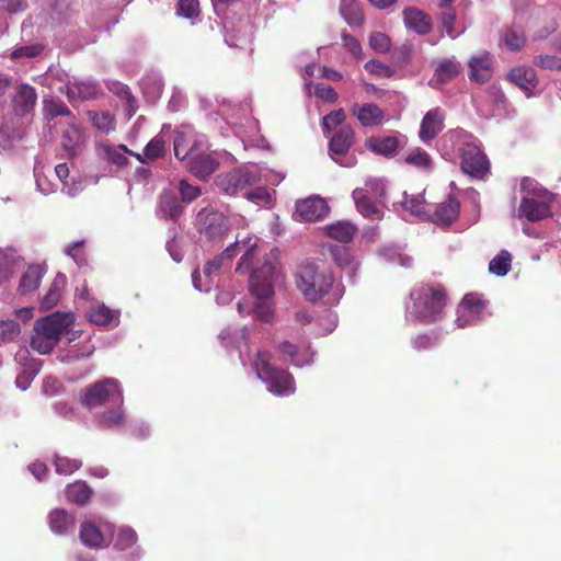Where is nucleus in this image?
Returning <instances> with one entry per match:
<instances>
[{"mask_svg": "<svg viewBox=\"0 0 561 561\" xmlns=\"http://www.w3.org/2000/svg\"><path fill=\"white\" fill-rule=\"evenodd\" d=\"M444 112L439 107L430 110L423 117L419 137L422 141L433 140L444 128Z\"/></svg>", "mask_w": 561, "mask_h": 561, "instance_id": "dca6fc26", "label": "nucleus"}, {"mask_svg": "<svg viewBox=\"0 0 561 561\" xmlns=\"http://www.w3.org/2000/svg\"><path fill=\"white\" fill-rule=\"evenodd\" d=\"M67 499L77 505H85L92 496L91 488L82 481L69 484L66 489Z\"/></svg>", "mask_w": 561, "mask_h": 561, "instance_id": "473e14b6", "label": "nucleus"}, {"mask_svg": "<svg viewBox=\"0 0 561 561\" xmlns=\"http://www.w3.org/2000/svg\"><path fill=\"white\" fill-rule=\"evenodd\" d=\"M244 196L256 205L265 206L271 202V194L268 190L263 186H256L253 190L245 191Z\"/></svg>", "mask_w": 561, "mask_h": 561, "instance_id": "3c124183", "label": "nucleus"}, {"mask_svg": "<svg viewBox=\"0 0 561 561\" xmlns=\"http://www.w3.org/2000/svg\"><path fill=\"white\" fill-rule=\"evenodd\" d=\"M261 178L255 168L248 165L238 167L231 171L222 172L215 179L217 187L227 195H237L248 191V187L256 185Z\"/></svg>", "mask_w": 561, "mask_h": 561, "instance_id": "0eeeda50", "label": "nucleus"}, {"mask_svg": "<svg viewBox=\"0 0 561 561\" xmlns=\"http://www.w3.org/2000/svg\"><path fill=\"white\" fill-rule=\"evenodd\" d=\"M82 462L79 459L57 456L55 459L56 471L60 474H71L79 470Z\"/></svg>", "mask_w": 561, "mask_h": 561, "instance_id": "de8ad7c7", "label": "nucleus"}, {"mask_svg": "<svg viewBox=\"0 0 561 561\" xmlns=\"http://www.w3.org/2000/svg\"><path fill=\"white\" fill-rule=\"evenodd\" d=\"M21 332L20 324L14 320L0 321V345L10 343L19 336Z\"/></svg>", "mask_w": 561, "mask_h": 561, "instance_id": "a18cd8bd", "label": "nucleus"}, {"mask_svg": "<svg viewBox=\"0 0 561 561\" xmlns=\"http://www.w3.org/2000/svg\"><path fill=\"white\" fill-rule=\"evenodd\" d=\"M414 300V316L422 324H432L442 318L447 302V293L444 286L423 285L412 294Z\"/></svg>", "mask_w": 561, "mask_h": 561, "instance_id": "20e7f679", "label": "nucleus"}, {"mask_svg": "<svg viewBox=\"0 0 561 561\" xmlns=\"http://www.w3.org/2000/svg\"><path fill=\"white\" fill-rule=\"evenodd\" d=\"M24 137V130L15 128L12 124L5 123L0 127V147L9 148L14 141Z\"/></svg>", "mask_w": 561, "mask_h": 561, "instance_id": "79ce46f5", "label": "nucleus"}, {"mask_svg": "<svg viewBox=\"0 0 561 561\" xmlns=\"http://www.w3.org/2000/svg\"><path fill=\"white\" fill-rule=\"evenodd\" d=\"M137 540V535L131 528H122L117 534L116 546L121 549L131 547Z\"/></svg>", "mask_w": 561, "mask_h": 561, "instance_id": "680f3d73", "label": "nucleus"}, {"mask_svg": "<svg viewBox=\"0 0 561 561\" xmlns=\"http://www.w3.org/2000/svg\"><path fill=\"white\" fill-rule=\"evenodd\" d=\"M65 285L66 276L62 274H58L41 300L42 310H49L58 305Z\"/></svg>", "mask_w": 561, "mask_h": 561, "instance_id": "a878e982", "label": "nucleus"}, {"mask_svg": "<svg viewBox=\"0 0 561 561\" xmlns=\"http://www.w3.org/2000/svg\"><path fill=\"white\" fill-rule=\"evenodd\" d=\"M99 151L103 159L118 168H124L129 163L127 158L129 149L125 145L114 146L110 144H101L99 146Z\"/></svg>", "mask_w": 561, "mask_h": 561, "instance_id": "b1692460", "label": "nucleus"}, {"mask_svg": "<svg viewBox=\"0 0 561 561\" xmlns=\"http://www.w3.org/2000/svg\"><path fill=\"white\" fill-rule=\"evenodd\" d=\"M76 90L81 99H92L95 96V94L98 92L95 84L80 83V84L75 85L73 88L68 89L67 95L69 99L75 94Z\"/></svg>", "mask_w": 561, "mask_h": 561, "instance_id": "052dcab7", "label": "nucleus"}, {"mask_svg": "<svg viewBox=\"0 0 561 561\" xmlns=\"http://www.w3.org/2000/svg\"><path fill=\"white\" fill-rule=\"evenodd\" d=\"M44 47L41 44L22 46L14 49L11 54V58H32L38 56L43 51Z\"/></svg>", "mask_w": 561, "mask_h": 561, "instance_id": "4d7b16f0", "label": "nucleus"}, {"mask_svg": "<svg viewBox=\"0 0 561 561\" xmlns=\"http://www.w3.org/2000/svg\"><path fill=\"white\" fill-rule=\"evenodd\" d=\"M184 140L185 135L178 133L173 140L174 156L179 160H186V167L195 176L199 179L208 178L217 170L219 165L217 160L206 152L185 151L184 156H181V146Z\"/></svg>", "mask_w": 561, "mask_h": 561, "instance_id": "6e6552de", "label": "nucleus"}, {"mask_svg": "<svg viewBox=\"0 0 561 561\" xmlns=\"http://www.w3.org/2000/svg\"><path fill=\"white\" fill-rule=\"evenodd\" d=\"M70 325L71 317L68 313L55 312L38 319L34 325L31 347L39 354L50 353Z\"/></svg>", "mask_w": 561, "mask_h": 561, "instance_id": "f03ea898", "label": "nucleus"}, {"mask_svg": "<svg viewBox=\"0 0 561 561\" xmlns=\"http://www.w3.org/2000/svg\"><path fill=\"white\" fill-rule=\"evenodd\" d=\"M329 208L321 197H308L296 203L295 215L302 221H317L323 218Z\"/></svg>", "mask_w": 561, "mask_h": 561, "instance_id": "2eb2a0df", "label": "nucleus"}, {"mask_svg": "<svg viewBox=\"0 0 561 561\" xmlns=\"http://www.w3.org/2000/svg\"><path fill=\"white\" fill-rule=\"evenodd\" d=\"M404 162L409 165L421 169H428L432 165V159L430 154L421 148H415L410 151L404 157Z\"/></svg>", "mask_w": 561, "mask_h": 561, "instance_id": "c03bdc74", "label": "nucleus"}, {"mask_svg": "<svg viewBox=\"0 0 561 561\" xmlns=\"http://www.w3.org/2000/svg\"><path fill=\"white\" fill-rule=\"evenodd\" d=\"M314 95L329 103H334L339 99L337 92L332 87L323 83L316 84Z\"/></svg>", "mask_w": 561, "mask_h": 561, "instance_id": "e2e57ef3", "label": "nucleus"}, {"mask_svg": "<svg viewBox=\"0 0 561 561\" xmlns=\"http://www.w3.org/2000/svg\"><path fill=\"white\" fill-rule=\"evenodd\" d=\"M439 20L447 35L451 38H455L457 36V34L454 31V25L456 22L455 10L453 8H448L447 10L440 13Z\"/></svg>", "mask_w": 561, "mask_h": 561, "instance_id": "6e6d98bb", "label": "nucleus"}, {"mask_svg": "<svg viewBox=\"0 0 561 561\" xmlns=\"http://www.w3.org/2000/svg\"><path fill=\"white\" fill-rule=\"evenodd\" d=\"M270 299H259L254 306V314L257 319L264 322H270L273 318V309Z\"/></svg>", "mask_w": 561, "mask_h": 561, "instance_id": "bf43d9fd", "label": "nucleus"}, {"mask_svg": "<svg viewBox=\"0 0 561 561\" xmlns=\"http://www.w3.org/2000/svg\"><path fill=\"white\" fill-rule=\"evenodd\" d=\"M179 188L182 201L187 203L195 201L202 194V191L198 186H194L185 180L180 181Z\"/></svg>", "mask_w": 561, "mask_h": 561, "instance_id": "13d9d810", "label": "nucleus"}, {"mask_svg": "<svg viewBox=\"0 0 561 561\" xmlns=\"http://www.w3.org/2000/svg\"><path fill=\"white\" fill-rule=\"evenodd\" d=\"M87 115L96 129L104 133L115 130V118L110 112L88 111Z\"/></svg>", "mask_w": 561, "mask_h": 561, "instance_id": "4c0bfd02", "label": "nucleus"}, {"mask_svg": "<svg viewBox=\"0 0 561 561\" xmlns=\"http://www.w3.org/2000/svg\"><path fill=\"white\" fill-rule=\"evenodd\" d=\"M369 193H373L376 196L383 195L385 188L382 183L377 180L366 182L365 187L353 191V198L357 210L363 216L373 220H378L382 217V211L377 207L375 201L369 196Z\"/></svg>", "mask_w": 561, "mask_h": 561, "instance_id": "9b49d317", "label": "nucleus"}, {"mask_svg": "<svg viewBox=\"0 0 561 561\" xmlns=\"http://www.w3.org/2000/svg\"><path fill=\"white\" fill-rule=\"evenodd\" d=\"M0 7L9 13H18L26 9L24 0H0Z\"/></svg>", "mask_w": 561, "mask_h": 561, "instance_id": "774afa93", "label": "nucleus"}, {"mask_svg": "<svg viewBox=\"0 0 561 561\" xmlns=\"http://www.w3.org/2000/svg\"><path fill=\"white\" fill-rule=\"evenodd\" d=\"M512 267V254L507 250H501L489 263V272L492 275L503 277Z\"/></svg>", "mask_w": 561, "mask_h": 561, "instance_id": "72a5a7b5", "label": "nucleus"}, {"mask_svg": "<svg viewBox=\"0 0 561 561\" xmlns=\"http://www.w3.org/2000/svg\"><path fill=\"white\" fill-rule=\"evenodd\" d=\"M368 147L378 154L389 157L397 151L398 140L396 137L373 138L368 141Z\"/></svg>", "mask_w": 561, "mask_h": 561, "instance_id": "a19ab883", "label": "nucleus"}, {"mask_svg": "<svg viewBox=\"0 0 561 561\" xmlns=\"http://www.w3.org/2000/svg\"><path fill=\"white\" fill-rule=\"evenodd\" d=\"M228 230L227 219L219 211H209L204 217L202 232L209 239L221 238Z\"/></svg>", "mask_w": 561, "mask_h": 561, "instance_id": "5701e85b", "label": "nucleus"}, {"mask_svg": "<svg viewBox=\"0 0 561 561\" xmlns=\"http://www.w3.org/2000/svg\"><path fill=\"white\" fill-rule=\"evenodd\" d=\"M554 194L540 187L528 178V221H539L552 216Z\"/></svg>", "mask_w": 561, "mask_h": 561, "instance_id": "1a4fd4ad", "label": "nucleus"}, {"mask_svg": "<svg viewBox=\"0 0 561 561\" xmlns=\"http://www.w3.org/2000/svg\"><path fill=\"white\" fill-rule=\"evenodd\" d=\"M274 275L275 266L271 262L255 268L249 280L251 294L257 299H271L274 295Z\"/></svg>", "mask_w": 561, "mask_h": 561, "instance_id": "f8f14e48", "label": "nucleus"}, {"mask_svg": "<svg viewBox=\"0 0 561 561\" xmlns=\"http://www.w3.org/2000/svg\"><path fill=\"white\" fill-rule=\"evenodd\" d=\"M328 153L335 161L346 157L355 141V131L352 126L343 125L335 133L329 135Z\"/></svg>", "mask_w": 561, "mask_h": 561, "instance_id": "4468645a", "label": "nucleus"}, {"mask_svg": "<svg viewBox=\"0 0 561 561\" xmlns=\"http://www.w3.org/2000/svg\"><path fill=\"white\" fill-rule=\"evenodd\" d=\"M44 114L48 118H55L57 116H68L71 111L66 103L59 99L44 100Z\"/></svg>", "mask_w": 561, "mask_h": 561, "instance_id": "37998d69", "label": "nucleus"}, {"mask_svg": "<svg viewBox=\"0 0 561 561\" xmlns=\"http://www.w3.org/2000/svg\"><path fill=\"white\" fill-rule=\"evenodd\" d=\"M485 307V301L477 294L465 295L457 309V327L466 328L476 324Z\"/></svg>", "mask_w": 561, "mask_h": 561, "instance_id": "ddd939ff", "label": "nucleus"}, {"mask_svg": "<svg viewBox=\"0 0 561 561\" xmlns=\"http://www.w3.org/2000/svg\"><path fill=\"white\" fill-rule=\"evenodd\" d=\"M271 354L266 351H257L252 368L259 379L267 385L268 391L276 396H290L295 392V379L288 371L273 366Z\"/></svg>", "mask_w": 561, "mask_h": 561, "instance_id": "7ed1b4c3", "label": "nucleus"}, {"mask_svg": "<svg viewBox=\"0 0 561 561\" xmlns=\"http://www.w3.org/2000/svg\"><path fill=\"white\" fill-rule=\"evenodd\" d=\"M345 121H346V114L343 108H337V110L330 112L329 114L323 116L321 119V129L323 131V135L325 137H329V135H331L333 133V130L335 129L336 126L341 125V127H342L343 125H345L344 124Z\"/></svg>", "mask_w": 561, "mask_h": 561, "instance_id": "ea45409f", "label": "nucleus"}, {"mask_svg": "<svg viewBox=\"0 0 561 561\" xmlns=\"http://www.w3.org/2000/svg\"><path fill=\"white\" fill-rule=\"evenodd\" d=\"M461 170L476 179H483L490 171V162L480 147L473 142H463L460 148Z\"/></svg>", "mask_w": 561, "mask_h": 561, "instance_id": "9d476101", "label": "nucleus"}, {"mask_svg": "<svg viewBox=\"0 0 561 561\" xmlns=\"http://www.w3.org/2000/svg\"><path fill=\"white\" fill-rule=\"evenodd\" d=\"M115 409H108L100 416V422L107 427L121 425L124 420V414L121 405H115Z\"/></svg>", "mask_w": 561, "mask_h": 561, "instance_id": "603ef678", "label": "nucleus"}, {"mask_svg": "<svg viewBox=\"0 0 561 561\" xmlns=\"http://www.w3.org/2000/svg\"><path fill=\"white\" fill-rule=\"evenodd\" d=\"M84 243H85L84 240H79V241L72 242L71 244L67 245L64 249V253L70 257H72L73 261L78 265H85L87 257H85V254L83 251Z\"/></svg>", "mask_w": 561, "mask_h": 561, "instance_id": "8fccbe9b", "label": "nucleus"}, {"mask_svg": "<svg viewBox=\"0 0 561 561\" xmlns=\"http://www.w3.org/2000/svg\"><path fill=\"white\" fill-rule=\"evenodd\" d=\"M176 12L185 19H196L199 15L198 0H179Z\"/></svg>", "mask_w": 561, "mask_h": 561, "instance_id": "49530a36", "label": "nucleus"}, {"mask_svg": "<svg viewBox=\"0 0 561 561\" xmlns=\"http://www.w3.org/2000/svg\"><path fill=\"white\" fill-rule=\"evenodd\" d=\"M119 311L113 310L104 304H98L91 307L89 320L98 325H108L112 322H118Z\"/></svg>", "mask_w": 561, "mask_h": 561, "instance_id": "cd10ccee", "label": "nucleus"}, {"mask_svg": "<svg viewBox=\"0 0 561 561\" xmlns=\"http://www.w3.org/2000/svg\"><path fill=\"white\" fill-rule=\"evenodd\" d=\"M469 79L477 83H485L493 73L492 59L489 53L474 56L469 60Z\"/></svg>", "mask_w": 561, "mask_h": 561, "instance_id": "412c9836", "label": "nucleus"}, {"mask_svg": "<svg viewBox=\"0 0 561 561\" xmlns=\"http://www.w3.org/2000/svg\"><path fill=\"white\" fill-rule=\"evenodd\" d=\"M535 64L545 69L561 70V58L550 55H540L535 59Z\"/></svg>", "mask_w": 561, "mask_h": 561, "instance_id": "69168bd1", "label": "nucleus"}, {"mask_svg": "<svg viewBox=\"0 0 561 561\" xmlns=\"http://www.w3.org/2000/svg\"><path fill=\"white\" fill-rule=\"evenodd\" d=\"M343 46L348 49V51L356 58H362V45L351 34L343 32L342 33Z\"/></svg>", "mask_w": 561, "mask_h": 561, "instance_id": "0e129e2a", "label": "nucleus"}, {"mask_svg": "<svg viewBox=\"0 0 561 561\" xmlns=\"http://www.w3.org/2000/svg\"><path fill=\"white\" fill-rule=\"evenodd\" d=\"M502 43L512 51L520 50L526 43L523 28L520 26L507 28L502 36Z\"/></svg>", "mask_w": 561, "mask_h": 561, "instance_id": "e433bc0d", "label": "nucleus"}, {"mask_svg": "<svg viewBox=\"0 0 561 561\" xmlns=\"http://www.w3.org/2000/svg\"><path fill=\"white\" fill-rule=\"evenodd\" d=\"M36 101L37 94L34 87L27 83L19 84L12 101L14 113L19 116L30 114L34 110Z\"/></svg>", "mask_w": 561, "mask_h": 561, "instance_id": "a211bd4d", "label": "nucleus"}, {"mask_svg": "<svg viewBox=\"0 0 561 561\" xmlns=\"http://www.w3.org/2000/svg\"><path fill=\"white\" fill-rule=\"evenodd\" d=\"M49 527L51 531L58 535L67 534L75 527V517L67 511L56 508L48 515Z\"/></svg>", "mask_w": 561, "mask_h": 561, "instance_id": "393cba45", "label": "nucleus"}, {"mask_svg": "<svg viewBox=\"0 0 561 561\" xmlns=\"http://www.w3.org/2000/svg\"><path fill=\"white\" fill-rule=\"evenodd\" d=\"M44 275V271L39 265H30L25 273L22 275L19 286L21 294H26L37 289L41 279Z\"/></svg>", "mask_w": 561, "mask_h": 561, "instance_id": "7c9ffc66", "label": "nucleus"}, {"mask_svg": "<svg viewBox=\"0 0 561 561\" xmlns=\"http://www.w3.org/2000/svg\"><path fill=\"white\" fill-rule=\"evenodd\" d=\"M84 138L81 128L77 125H70L62 134L61 146L69 159L77 157L82 149Z\"/></svg>", "mask_w": 561, "mask_h": 561, "instance_id": "4be33fe9", "label": "nucleus"}, {"mask_svg": "<svg viewBox=\"0 0 561 561\" xmlns=\"http://www.w3.org/2000/svg\"><path fill=\"white\" fill-rule=\"evenodd\" d=\"M257 248V238L254 236H242L238 233L236 242L229 245L220 256L215 257L211 261H208L204 266V274L206 277H211L214 274L218 273L221 268L222 260L228 259L231 260L240 251H243L240 262L237 266V272L248 271L252 264V257L255 249Z\"/></svg>", "mask_w": 561, "mask_h": 561, "instance_id": "39448f33", "label": "nucleus"}, {"mask_svg": "<svg viewBox=\"0 0 561 561\" xmlns=\"http://www.w3.org/2000/svg\"><path fill=\"white\" fill-rule=\"evenodd\" d=\"M438 337V334L435 332L432 334L422 333L412 340V345L417 351L428 350L435 345Z\"/></svg>", "mask_w": 561, "mask_h": 561, "instance_id": "5fc2aeb1", "label": "nucleus"}, {"mask_svg": "<svg viewBox=\"0 0 561 561\" xmlns=\"http://www.w3.org/2000/svg\"><path fill=\"white\" fill-rule=\"evenodd\" d=\"M328 237L342 243H348L357 232V228L350 221H337L325 228Z\"/></svg>", "mask_w": 561, "mask_h": 561, "instance_id": "bb28decb", "label": "nucleus"}, {"mask_svg": "<svg viewBox=\"0 0 561 561\" xmlns=\"http://www.w3.org/2000/svg\"><path fill=\"white\" fill-rule=\"evenodd\" d=\"M124 401L121 383L114 378H103L85 387L80 394V403L94 409L105 404L122 405Z\"/></svg>", "mask_w": 561, "mask_h": 561, "instance_id": "423d86ee", "label": "nucleus"}, {"mask_svg": "<svg viewBox=\"0 0 561 561\" xmlns=\"http://www.w3.org/2000/svg\"><path fill=\"white\" fill-rule=\"evenodd\" d=\"M340 12L351 26H360L364 22L363 11L356 0H341Z\"/></svg>", "mask_w": 561, "mask_h": 561, "instance_id": "c756f323", "label": "nucleus"}, {"mask_svg": "<svg viewBox=\"0 0 561 561\" xmlns=\"http://www.w3.org/2000/svg\"><path fill=\"white\" fill-rule=\"evenodd\" d=\"M460 203L449 195L444 202L436 205L432 214L433 221L437 225H451L459 216Z\"/></svg>", "mask_w": 561, "mask_h": 561, "instance_id": "aec40b11", "label": "nucleus"}, {"mask_svg": "<svg viewBox=\"0 0 561 561\" xmlns=\"http://www.w3.org/2000/svg\"><path fill=\"white\" fill-rule=\"evenodd\" d=\"M369 46L376 53L385 54L391 48V41L385 33L375 32L369 37Z\"/></svg>", "mask_w": 561, "mask_h": 561, "instance_id": "09e8293b", "label": "nucleus"}, {"mask_svg": "<svg viewBox=\"0 0 561 561\" xmlns=\"http://www.w3.org/2000/svg\"><path fill=\"white\" fill-rule=\"evenodd\" d=\"M144 149L145 157L149 159V162L163 158L167 152L165 135L162 131L159 133L146 145Z\"/></svg>", "mask_w": 561, "mask_h": 561, "instance_id": "f704fd0d", "label": "nucleus"}, {"mask_svg": "<svg viewBox=\"0 0 561 561\" xmlns=\"http://www.w3.org/2000/svg\"><path fill=\"white\" fill-rule=\"evenodd\" d=\"M299 276L298 288L308 301L317 302L324 297L329 302L337 300V294H332L335 278L329 267L308 263L301 267Z\"/></svg>", "mask_w": 561, "mask_h": 561, "instance_id": "f257e3e1", "label": "nucleus"}, {"mask_svg": "<svg viewBox=\"0 0 561 561\" xmlns=\"http://www.w3.org/2000/svg\"><path fill=\"white\" fill-rule=\"evenodd\" d=\"M460 72V65L454 59L444 58L438 61L435 69L436 80L445 84L454 80Z\"/></svg>", "mask_w": 561, "mask_h": 561, "instance_id": "2f4dec72", "label": "nucleus"}, {"mask_svg": "<svg viewBox=\"0 0 561 561\" xmlns=\"http://www.w3.org/2000/svg\"><path fill=\"white\" fill-rule=\"evenodd\" d=\"M508 79L519 87L522 90H526V69L523 67L514 68L508 73Z\"/></svg>", "mask_w": 561, "mask_h": 561, "instance_id": "338daca9", "label": "nucleus"}, {"mask_svg": "<svg viewBox=\"0 0 561 561\" xmlns=\"http://www.w3.org/2000/svg\"><path fill=\"white\" fill-rule=\"evenodd\" d=\"M345 121H346V114L343 108H337V110L330 112L329 114L323 116L321 119V129L323 131V135L325 137H329V135H331L333 133V130L335 129L336 126L341 125V127H342L343 125H345L344 124Z\"/></svg>", "mask_w": 561, "mask_h": 561, "instance_id": "58836bf2", "label": "nucleus"}, {"mask_svg": "<svg viewBox=\"0 0 561 561\" xmlns=\"http://www.w3.org/2000/svg\"><path fill=\"white\" fill-rule=\"evenodd\" d=\"M14 267V259L0 252V285L8 282L12 275Z\"/></svg>", "mask_w": 561, "mask_h": 561, "instance_id": "864d4df0", "label": "nucleus"}, {"mask_svg": "<svg viewBox=\"0 0 561 561\" xmlns=\"http://www.w3.org/2000/svg\"><path fill=\"white\" fill-rule=\"evenodd\" d=\"M80 539L85 546L96 548L103 543V534L94 524L85 522L80 527Z\"/></svg>", "mask_w": 561, "mask_h": 561, "instance_id": "c9c22d12", "label": "nucleus"}, {"mask_svg": "<svg viewBox=\"0 0 561 561\" xmlns=\"http://www.w3.org/2000/svg\"><path fill=\"white\" fill-rule=\"evenodd\" d=\"M351 113L364 127L379 125L385 117L383 111L375 103H354Z\"/></svg>", "mask_w": 561, "mask_h": 561, "instance_id": "6ab92c4d", "label": "nucleus"}, {"mask_svg": "<svg viewBox=\"0 0 561 561\" xmlns=\"http://www.w3.org/2000/svg\"><path fill=\"white\" fill-rule=\"evenodd\" d=\"M159 209L165 218L175 220L182 214L183 207L172 192L164 191L159 198Z\"/></svg>", "mask_w": 561, "mask_h": 561, "instance_id": "c85d7f7f", "label": "nucleus"}, {"mask_svg": "<svg viewBox=\"0 0 561 561\" xmlns=\"http://www.w3.org/2000/svg\"><path fill=\"white\" fill-rule=\"evenodd\" d=\"M402 15L405 27L416 34L426 35L432 31V18L424 11L415 7H408L403 10Z\"/></svg>", "mask_w": 561, "mask_h": 561, "instance_id": "f3484780", "label": "nucleus"}]
</instances>
